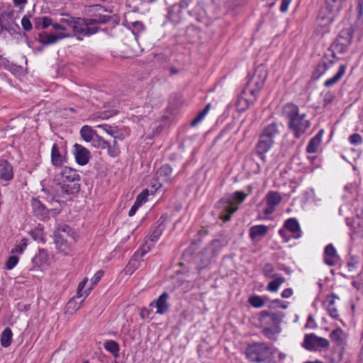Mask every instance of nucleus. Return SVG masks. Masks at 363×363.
Instances as JSON below:
<instances>
[{"instance_id": "f257e3e1", "label": "nucleus", "mask_w": 363, "mask_h": 363, "mask_svg": "<svg viewBox=\"0 0 363 363\" xmlns=\"http://www.w3.org/2000/svg\"><path fill=\"white\" fill-rule=\"evenodd\" d=\"M284 113L288 119V128L295 138L298 139L306 133L311 127V121L305 113H300L298 107L293 104H287L283 108Z\"/></svg>"}, {"instance_id": "f03ea898", "label": "nucleus", "mask_w": 363, "mask_h": 363, "mask_svg": "<svg viewBox=\"0 0 363 363\" xmlns=\"http://www.w3.org/2000/svg\"><path fill=\"white\" fill-rule=\"evenodd\" d=\"M54 241L57 250L65 255H69L76 243V234L67 225H60L54 232Z\"/></svg>"}, {"instance_id": "7ed1b4c3", "label": "nucleus", "mask_w": 363, "mask_h": 363, "mask_svg": "<svg viewBox=\"0 0 363 363\" xmlns=\"http://www.w3.org/2000/svg\"><path fill=\"white\" fill-rule=\"evenodd\" d=\"M247 196V194L243 191H235L225 195L217 203L218 208L222 209L220 218L225 222L229 221L232 214L238 209V206L242 203Z\"/></svg>"}, {"instance_id": "20e7f679", "label": "nucleus", "mask_w": 363, "mask_h": 363, "mask_svg": "<svg viewBox=\"0 0 363 363\" xmlns=\"http://www.w3.org/2000/svg\"><path fill=\"white\" fill-rule=\"evenodd\" d=\"M16 11L10 3L2 2L0 5V34L6 31L11 35L18 33L20 30L16 23L17 16Z\"/></svg>"}, {"instance_id": "39448f33", "label": "nucleus", "mask_w": 363, "mask_h": 363, "mask_svg": "<svg viewBox=\"0 0 363 363\" xmlns=\"http://www.w3.org/2000/svg\"><path fill=\"white\" fill-rule=\"evenodd\" d=\"M247 358L253 362H267L272 357L271 348L265 343L257 342L250 345L246 348Z\"/></svg>"}, {"instance_id": "423d86ee", "label": "nucleus", "mask_w": 363, "mask_h": 363, "mask_svg": "<svg viewBox=\"0 0 363 363\" xmlns=\"http://www.w3.org/2000/svg\"><path fill=\"white\" fill-rule=\"evenodd\" d=\"M353 33L354 30L351 27L342 29L340 32L337 38L330 47L333 57H335V55L336 52L342 54L347 50L348 47L352 43Z\"/></svg>"}, {"instance_id": "0eeeda50", "label": "nucleus", "mask_w": 363, "mask_h": 363, "mask_svg": "<svg viewBox=\"0 0 363 363\" xmlns=\"http://www.w3.org/2000/svg\"><path fill=\"white\" fill-rule=\"evenodd\" d=\"M43 191L48 193L53 198L64 197L66 195H72L79 191V187L76 184H67L61 182H55L48 188H43Z\"/></svg>"}, {"instance_id": "6e6552de", "label": "nucleus", "mask_w": 363, "mask_h": 363, "mask_svg": "<svg viewBox=\"0 0 363 363\" xmlns=\"http://www.w3.org/2000/svg\"><path fill=\"white\" fill-rule=\"evenodd\" d=\"M345 1L346 0H326L325 7L320 11L319 16L331 23L335 16L345 6Z\"/></svg>"}, {"instance_id": "1a4fd4ad", "label": "nucleus", "mask_w": 363, "mask_h": 363, "mask_svg": "<svg viewBox=\"0 0 363 363\" xmlns=\"http://www.w3.org/2000/svg\"><path fill=\"white\" fill-rule=\"evenodd\" d=\"M302 345L307 350L313 351L318 348H328L330 342L325 338L318 337L314 333H311L305 335Z\"/></svg>"}, {"instance_id": "9d476101", "label": "nucleus", "mask_w": 363, "mask_h": 363, "mask_svg": "<svg viewBox=\"0 0 363 363\" xmlns=\"http://www.w3.org/2000/svg\"><path fill=\"white\" fill-rule=\"evenodd\" d=\"M30 205L33 213L40 220H47L50 218L51 213H55V209H48L38 199L32 198Z\"/></svg>"}, {"instance_id": "9b49d317", "label": "nucleus", "mask_w": 363, "mask_h": 363, "mask_svg": "<svg viewBox=\"0 0 363 363\" xmlns=\"http://www.w3.org/2000/svg\"><path fill=\"white\" fill-rule=\"evenodd\" d=\"M76 35L83 36L95 34L98 31L97 28H90L86 26L85 18L75 17L74 23L71 28Z\"/></svg>"}, {"instance_id": "f8f14e48", "label": "nucleus", "mask_w": 363, "mask_h": 363, "mask_svg": "<svg viewBox=\"0 0 363 363\" xmlns=\"http://www.w3.org/2000/svg\"><path fill=\"white\" fill-rule=\"evenodd\" d=\"M259 320L263 324H268L272 323L274 326H278L281 321L284 314L281 312L275 313L270 309L269 311H262L259 313Z\"/></svg>"}, {"instance_id": "ddd939ff", "label": "nucleus", "mask_w": 363, "mask_h": 363, "mask_svg": "<svg viewBox=\"0 0 363 363\" xmlns=\"http://www.w3.org/2000/svg\"><path fill=\"white\" fill-rule=\"evenodd\" d=\"M266 78L267 72L264 67L259 66L255 70L252 78L247 84L260 91L264 86Z\"/></svg>"}, {"instance_id": "4468645a", "label": "nucleus", "mask_w": 363, "mask_h": 363, "mask_svg": "<svg viewBox=\"0 0 363 363\" xmlns=\"http://www.w3.org/2000/svg\"><path fill=\"white\" fill-rule=\"evenodd\" d=\"M61 176L62 183L67 184H76L80 188V184L79 183L80 176L75 169L65 167L61 172Z\"/></svg>"}, {"instance_id": "2eb2a0df", "label": "nucleus", "mask_w": 363, "mask_h": 363, "mask_svg": "<svg viewBox=\"0 0 363 363\" xmlns=\"http://www.w3.org/2000/svg\"><path fill=\"white\" fill-rule=\"evenodd\" d=\"M72 36L67 33H59L57 35L50 34L47 32H42L38 34V41L44 45L55 44L59 40Z\"/></svg>"}, {"instance_id": "dca6fc26", "label": "nucleus", "mask_w": 363, "mask_h": 363, "mask_svg": "<svg viewBox=\"0 0 363 363\" xmlns=\"http://www.w3.org/2000/svg\"><path fill=\"white\" fill-rule=\"evenodd\" d=\"M283 125L281 123L272 122L267 125L262 130L261 135L264 138H269L274 142V139L279 135Z\"/></svg>"}, {"instance_id": "f3484780", "label": "nucleus", "mask_w": 363, "mask_h": 363, "mask_svg": "<svg viewBox=\"0 0 363 363\" xmlns=\"http://www.w3.org/2000/svg\"><path fill=\"white\" fill-rule=\"evenodd\" d=\"M145 254V250H138L135 252L124 269L125 274H132L138 268H139L140 267L141 262L143 261L141 258Z\"/></svg>"}, {"instance_id": "a211bd4d", "label": "nucleus", "mask_w": 363, "mask_h": 363, "mask_svg": "<svg viewBox=\"0 0 363 363\" xmlns=\"http://www.w3.org/2000/svg\"><path fill=\"white\" fill-rule=\"evenodd\" d=\"M74 155L75 157L76 162L79 165H85L89 161V151L79 144H75L74 145Z\"/></svg>"}, {"instance_id": "6ab92c4d", "label": "nucleus", "mask_w": 363, "mask_h": 363, "mask_svg": "<svg viewBox=\"0 0 363 363\" xmlns=\"http://www.w3.org/2000/svg\"><path fill=\"white\" fill-rule=\"evenodd\" d=\"M169 298V294L166 292H164L161 294L158 298L150 303L151 306H155L157 308L156 313L158 314H164L166 313L169 308V304L167 302Z\"/></svg>"}, {"instance_id": "aec40b11", "label": "nucleus", "mask_w": 363, "mask_h": 363, "mask_svg": "<svg viewBox=\"0 0 363 363\" xmlns=\"http://www.w3.org/2000/svg\"><path fill=\"white\" fill-rule=\"evenodd\" d=\"M274 143V142L272 141V140L264 138L263 135L260 134L259 141L256 145V152L262 160H264L265 153L271 149Z\"/></svg>"}, {"instance_id": "412c9836", "label": "nucleus", "mask_w": 363, "mask_h": 363, "mask_svg": "<svg viewBox=\"0 0 363 363\" xmlns=\"http://www.w3.org/2000/svg\"><path fill=\"white\" fill-rule=\"evenodd\" d=\"M338 258V255L334 246L332 244L326 245L324 250L325 264L330 267L334 266L336 264Z\"/></svg>"}, {"instance_id": "4be33fe9", "label": "nucleus", "mask_w": 363, "mask_h": 363, "mask_svg": "<svg viewBox=\"0 0 363 363\" xmlns=\"http://www.w3.org/2000/svg\"><path fill=\"white\" fill-rule=\"evenodd\" d=\"M13 178L12 165L6 160L0 161V180L8 182Z\"/></svg>"}, {"instance_id": "5701e85b", "label": "nucleus", "mask_w": 363, "mask_h": 363, "mask_svg": "<svg viewBox=\"0 0 363 363\" xmlns=\"http://www.w3.org/2000/svg\"><path fill=\"white\" fill-rule=\"evenodd\" d=\"M331 340L338 347L343 349L347 344V335L341 328H336L330 334Z\"/></svg>"}, {"instance_id": "b1692460", "label": "nucleus", "mask_w": 363, "mask_h": 363, "mask_svg": "<svg viewBox=\"0 0 363 363\" xmlns=\"http://www.w3.org/2000/svg\"><path fill=\"white\" fill-rule=\"evenodd\" d=\"M269 230V228L264 225H257L250 228V238L252 240H260L265 236Z\"/></svg>"}, {"instance_id": "393cba45", "label": "nucleus", "mask_w": 363, "mask_h": 363, "mask_svg": "<svg viewBox=\"0 0 363 363\" xmlns=\"http://www.w3.org/2000/svg\"><path fill=\"white\" fill-rule=\"evenodd\" d=\"M337 299L338 297L334 294L328 296L324 302V306L327 309V311L330 316L333 318H337L339 315L338 311L335 306V299Z\"/></svg>"}, {"instance_id": "a878e982", "label": "nucleus", "mask_w": 363, "mask_h": 363, "mask_svg": "<svg viewBox=\"0 0 363 363\" xmlns=\"http://www.w3.org/2000/svg\"><path fill=\"white\" fill-rule=\"evenodd\" d=\"M323 133V129L320 130L317 135L310 140L306 147V152L308 153H315L318 151L322 141Z\"/></svg>"}, {"instance_id": "bb28decb", "label": "nucleus", "mask_w": 363, "mask_h": 363, "mask_svg": "<svg viewBox=\"0 0 363 363\" xmlns=\"http://www.w3.org/2000/svg\"><path fill=\"white\" fill-rule=\"evenodd\" d=\"M284 228L294 234V238L298 239L301 238V228L296 218L287 219L284 223Z\"/></svg>"}, {"instance_id": "cd10ccee", "label": "nucleus", "mask_w": 363, "mask_h": 363, "mask_svg": "<svg viewBox=\"0 0 363 363\" xmlns=\"http://www.w3.org/2000/svg\"><path fill=\"white\" fill-rule=\"evenodd\" d=\"M172 169L169 164L161 166L156 172L157 180L168 182L172 179Z\"/></svg>"}, {"instance_id": "c85d7f7f", "label": "nucleus", "mask_w": 363, "mask_h": 363, "mask_svg": "<svg viewBox=\"0 0 363 363\" xmlns=\"http://www.w3.org/2000/svg\"><path fill=\"white\" fill-rule=\"evenodd\" d=\"M99 128L103 129L106 133L113 138V140L119 139L121 140L124 139L123 132L116 126H111L108 124L99 125Z\"/></svg>"}, {"instance_id": "c756f323", "label": "nucleus", "mask_w": 363, "mask_h": 363, "mask_svg": "<svg viewBox=\"0 0 363 363\" xmlns=\"http://www.w3.org/2000/svg\"><path fill=\"white\" fill-rule=\"evenodd\" d=\"M65 161V157L60 152L58 145L53 144L51 150V162L55 167H61Z\"/></svg>"}, {"instance_id": "7c9ffc66", "label": "nucleus", "mask_w": 363, "mask_h": 363, "mask_svg": "<svg viewBox=\"0 0 363 363\" xmlns=\"http://www.w3.org/2000/svg\"><path fill=\"white\" fill-rule=\"evenodd\" d=\"M346 71V65H341L337 73L331 78L328 79L324 82V86L327 88L333 86V85L338 83L342 77L345 75Z\"/></svg>"}, {"instance_id": "2f4dec72", "label": "nucleus", "mask_w": 363, "mask_h": 363, "mask_svg": "<svg viewBox=\"0 0 363 363\" xmlns=\"http://www.w3.org/2000/svg\"><path fill=\"white\" fill-rule=\"evenodd\" d=\"M252 104H253L252 101H250L242 93L237 99L236 108L238 112L242 113L245 111Z\"/></svg>"}, {"instance_id": "473e14b6", "label": "nucleus", "mask_w": 363, "mask_h": 363, "mask_svg": "<svg viewBox=\"0 0 363 363\" xmlns=\"http://www.w3.org/2000/svg\"><path fill=\"white\" fill-rule=\"evenodd\" d=\"M48 261V253L44 249H40L38 253L36 254L32 259L33 263L37 267H40L46 264Z\"/></svg>"}, {"instance_id": "72a5a7b5", "label": "nucleus", "mask_w": 363, "mask_h": 363, "mask_svg": "<svg viewBox=\"0 0 363 363\" xmlns=\"http://www.w3.org/2000/svg\"><path fill=\"white\" fill-rule=\"evenodd\" d=\"M104 149L107 150L108 155L111 157H116L120 154L119 145L116 140L112 143L107 140V145L104 146Z\"/></svg>"}, {"instance_id": "f704fd0d", "label": "nucleus", "mask_w": 363, "mask_h": 363, "mask_svg": "<svg viewBox=\"0 0 363 363\" xmlns=\"http://www.w3.org/2000/svg\"><path fill=\"white\" fill-rule=\"evenodd\" d=\"M332 64H333V61L332 60H330L328 63L324 60H322L320 62H319L314 71V77L318 79L320 76L325 73V72L330 67V65Z\"/></svg>"}, {"instance_id": "c9c22d12", "label": "nucleus", "mask_w": 363, "mask_h": 363, "mask_svg": "<svg viewBox=\"0 0 363 363\" xmlns=\"http://www.w3.org/2000/svg\"><path fill=\"white\" fill-rule=\"evenodd\" d=\"M165 230L164 220L160 218L158 225L154 228L150 235L151 241H156L159 239L163 231Z\"/></svg>"}, {"instance_id": "e433bc0d", "label": "nucleus", "mask_w": 363, "mask_h": 363, "mask_svg": "<svg viewBox=\"0 0 363 363\" xmlns=\"http://www.w3.org/2000/svg\"><path fill=\"white\" fill-rule=\"evenodd\" d=\"M267 206H277L281 201V197L278 192L269 191L266 196Z\"/></svg>"}, {"instance_id": "4c0bfd02", "label": "nucleus", "mask_w": 363, "mask_h": 363, "mask_svg": "<svg viewBox=\"0 0 363 363\" xmlns=\"http://www.w3.org/2000/svg\"><path fill=\"white\" fill-rule=\"evenodd\" d=\"M13 333L9 328H6L4 330L1 335V345L4 347H9L12 340Z\"/></svg>"}, {"instance_id": "58836bf2", "label": "nucleus", "mask_w": 363, "mask_h": 363, "mask_svg": "<svg viewBox=\"0 0 363 363\" xmlns=\"http://www.w3.org/2000/svg\"><path fill=\"white\" fill-rule=\"evenodd\" d=\"M274 280L271 281L267 287V289L271 292H277L281 286L285 281V278L283 277H276L274 275Z\"/></svg>"}, {"instance_id": "ea45409f", "label": "nucleus", "mask_w": 363, "mask_h": 363, "mask_svg": "<svg viewBox=\"0 0 363 363\" xmlns=\"http://www.w3.org/2000/svg\"><path fill=\"white\" fill-rule=\"evenodd\" d=\"M106 350L111 352L115 357L119 355V345L114 340H108L104 343Z\"/></svg>"}, {"instance_id": "a19ab883", "label": "nucleus", "mask_w": 363, "mask_h": 363, "mask_svg": "<svg viewBox=\"0 0 363 363\" xmlns=\"http://www.w3.org/2000/svg\"><path fill=\"white\" fill-rule=\"evenodd\" d=\"M82 138L86 142H92L95 136V133L91 127L84 125L80 130Z\"/></svg>"}, {"instance_id": "79ce46f5", "label": "nucleus", "mask_w": 363, "mask_h": 363, "mask_svg": "<svg viewBox=\"0 0 363 363\" xmlns=\"http://www.w3.org/2000/svg\"><path fill=\"white\" fill-rule=\"evenodd\" d=\"M259 92V90L247 84L242 93L243 95L249 98L250 101H252V103L254 104V102L257 100V94Z\"/></svg>"}, {"instance_id": "37998d69", "label": "nucleus", "mask_w": 363, "mask_h": 363, "mask_svg": "<svg viewBox=\"0 0 363 363\" xmlns=\"http://www.w3.org/2000/svg\"><path fill=\"white\" fill-rule=\"evenodd\" d=\"M52 25V19L48 16L40 17L35 19V27L37 29H45Z\"/></svg>"}, {"instance_id": "c03bdc74", "label": "nucleus", "mask_w": 363, "mask_h": 363, "mask_svg": "<svg viewBox=\"0 0 363 363\" xmlns=\"http://www.w3.org/2000/svg\"><path fill=\"white\" fill-rule=\"evenodd\" d=\"M210 108H211V104H208L205 106V108L197 114L196 118L191 121V125L192 126H195L197 124H199L203 120V118L205 117V116L208 113Z\"/></svg>"}, {"instance_id": "a18cd8bd", "label": "nucleus", "mask_w": 363, "mask_h": 363, "mask_svg": "<svg viewBox=\"0 0 363 363\" xmlns=\"http://www.w3.org/2000/svg\"><path fill=\"white\" fill-rule=\"evenodd\" d=\"M210 108H211V104H208L205 106V108L197 114L196 118L191 121V125L192 126H195L197 124H199L203 120V118L205 117V116L208 113Z\"/></svg>"}, {"instance_id": "49530a36", "label": "nucleus", "mask_w": 363, "mask_h": 363, "mask_svg": "<svg viewBox=\"0 0 363 363\" xmlns=\"http://www.w3.org/2000/svg\"><path fill=\"white\" fill-rule=\"evenodd\" d=\"M77 298L76 296L72 299L69 300L66 305V313L69 314H73L76 312L80 307V304H79L77 301Z\"/></svg>"}, {"instance_id": "de8ad7c7", "label": "nucleus", "mask_w": 363, "mask_h": 363, "mask_svg": "<svg viewBox=\"0 0 363 363\" xmlns=\"http://www.w3.org/2000/svg\"><path fill=\"white\" fill-rule=\"evenodd\" d=\"M248 302L255 308H261L264 306V301L259 296L254 295L249 298Z\"/></svg>"}, {"instance_id": "09e8293b", "label": "nucleus", "mask_w": 363, "mask_h": 363, "mask_svg": "<svg viewBox=\"0 0 363 363\" xmlns=\"http://www.w3.org/2000/svg\"><path fill=\"white\" fill-rule=\"evenodd\" d=\"M92 145L97 148L104 150V146L107 145V140H104L102 137L95 134L94 140H92Z\"/></svg>"}, {"instance_id": "8fccbe9b", "label": "nucleus", "mask_w": 363, "mask_h": 363, "mask_svg": "<svg viewBox=\"0 0 363 363\" xmlns=\"http://www.w3.org/2000/svg\"><path fill=\"white\" fill-rule=\"evenodd\" d=\"M27 246V240L23 238L21 240V242L19 245H16V247L12 249V253H18L22 254Z\"/></svg>"}, {"instance_id": "3c124183", "label": "nucleus", "mask_w": 363, "mask_h": 363, "mask_svg": "<svg viewBox=\"0 0 363 363\" xmlns=\"http://www.w3.org/2000/svg\"><path fill=\"white\" fill-rule=\"evenodd\" d=\"M149 195L148 189L143 190L136 198L135 203L138 204L140 206L142 203H145L147 201V196Z\"/></svg>"}, {"instance_id": "603ef678", "label": "nucleus", "mask_w": 363, "mask_h": 363, "mask_svg": "<svg viewBox=\"0 0 363 363\" xmlns=\"http://www.w3.org/2000/svg\"><path fill=\"white\" fill-rule=\"evenodd\" d=\"M288 307V303L283 302L279 299L273 300L269 306V309H274L275 308H281L286 309Z\"/></svg>"}, {"instance_id": "864d4df0", "label": "nucleus", "mask_w": 363, "mask_h": 363, "mask_svg": "<svg viewBox=\"0 0 363 363\" xmlns=\"http://www.w3.org/2000/svg\"><path fill=\"white\" fill-rule=\"evenodd\" d=\"M349 141L352 145H357L362 143V136L358 133H354L349 137Z\"/></svg>"}, {"instance_id": "5fc2aeb1", "label": "nucleus", "mask_w": 363, "mask_h": 363, "mask_svg": "<svg viewBox=\"0 0 363 363\" xmlns=\"http://www.w3.org/2000/svg\"><path fill=\"white\" fill-rule=\"evenodd\" d=\"M21 25L23 28L26 31H29L32 28V23L29 19V17L27 16H24L21 19Z\"/></svg>"}, {"instance_id": "6e6d98bb", "label": "nucleus", "mask_w": 363, "mask_h": 363, "mask_svg": "<svg viewBox=\"0 0 363 363\" xmlns=\"http://www.w3.org/2000/svg\"><path fill=\"white\" fill-rule=\"evenodd\" d=\"M160 104V98L149 97V101L145 103V106L150 109L153 108L155 106H157Z\"/></svg>"}, {"instance_id": "4d7b16f0", "label": "nucleus", "mask_w": 363, "mask_h": 363, "mask_svg": "<svg viewBox=\"0 0 363 363\" xmlns=\"http://www.w3.org/2000/svg\"><path fill=\"white\" fill-rule=\"evenodd\" d=\"M18 258L16 256H10L6 262V268L8 269H13L18 263Z\"/></svg>"}, {"instance_id": "13d9d810", "label": "nucleus", "mask_w": 363, "mask_h": 363, "mask_svg": "<svg viewBox=\"0 0 363 363\" xmlns=\"http://www.w3.org/2000/svg\"><path fill=\"white\" fill-rule=\"evenodd\" d=\"M94 17L97 21L98 24L106 23L111 19V16L101 14H96L94 15Z\"/></svg>"}, {"instance_id": "bf43d9fd", "label": "nucleus", "mask_w": 363, "mask_h": 363, "mask_svg": "<svg viewBox=\"0 0 363 363\" xmlns=\"http://www.w3.org/2000/svg\"><path fill=\"white\" fill-rule=\"evenodd\" d=\"M65 16H67V18H62L60 22L62 23H66L68 26L72 28L75 17L69 16L67 14H65Z\"/></svg>"}, {"instance_id": "052dcab7", "label": "nucleus", "mask_w": 363, "mask_h": 363, "mask_svg": "<svg viewBox=\"0 0 363 363\" xmlns=\"http://www.w3.org/2000/svg\"><path fill=\"white\" fill-rule=\"evenodd\" d=\"M88 281L87 278H85L82 282H80L77 287V294L76 298H80L83 296L82 290L84 289L86 282Z\"/></svg>"}, {"instance_id": "680f3d73", "label": "nucleus", "mask_w": 363, "mask_h": 363, "mask_svg": "<svg viewBox=\"0 0 363 363\" xmlns=\"http://www.w3.org/2000/svg\"><path fill=\"white\" fill-rule=\"evenodd\" d=\"M103 275H104L103 271L99 270L98 272H96V274H94V276L91 279V281L93 284V285L97 284V283L101 279Z\"/></svg>"}, {"instance_id": "e2e57ef3", "label": "nucleus", "mask_w": 363, "mask_h": 363, "mask_svg": "<svg viewBox=\"0 0 363 363\" xmlns=\"http://www.w3.org/2000/svg\"><path fill=\"white\" fill-rule=\"evenodd\" d=\"M292 0H282L280 6V11L282 13L287 11L289 6Z\"/></svg>"}, {"instance_id": "0e129e2a", "label": "nucleus", "mask_w": 363, "mask_h": 363, "mask_svg": "<svg viewBox=\"0 0 363 363\" xmlns=\"http://www.w3.org/2000/svg\"><path fill=\"white\" fill-rule=\"evenodd\" d=\"M293 294V290L291 288L285 289L281 293V297L284 298H288L291 297Z\"/></svg>"}, {"instance_id": "69168bd1", "label": "nucleus", "mask_w": 363, "mask_h": 363, "mask_svg": "<svg viewBox=\"0 0 363 363\" xmlns=\"http://www.w3.org/2000/svg\"><path fill=\"white\" fill-rule=\"evenodd\" d=\"M13 3L16 6L19 7L22 10L27 4V0H13Z\"/></svg>"}, {"instance_id": "338daca9", "label": "nucleus", "mask_w": 363, "mask_h": 363, "mask_svg": "<svg viewBox=\"0 0 363 363\" xmlns=\"http://www.w3.org/2000/svg\"><path fill=\"white\" fill-rule=\"evenodd\" d=\"M263 333L268 338H271L272 336L274 334V333L272 330V329L268 327H265L263 329Z\"/></svg>"}, {"instance_id": "774afa93", "label": "nucleus", "mask_w": 363, "mask_h": 363, "mask_svg": "<svg viewBox=\"0 0 363 363\" xmlns=\"http://www.w3.org/2000/svg\"><path fill=\"white\" fill-rule=\"evenodd\" d=\"M357 9L358 10V14L359 16L363 14V0H357Z\"/></svg>"}]
</instances>
